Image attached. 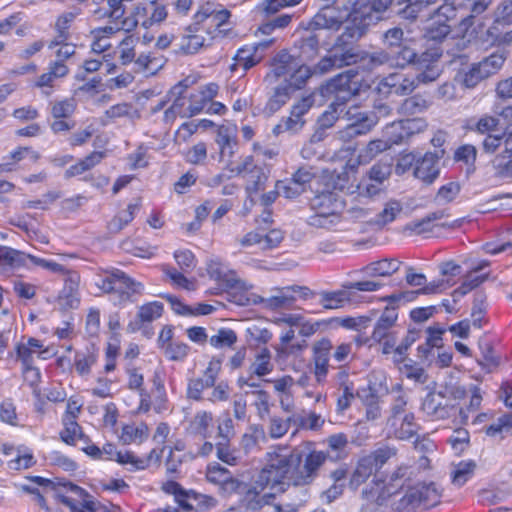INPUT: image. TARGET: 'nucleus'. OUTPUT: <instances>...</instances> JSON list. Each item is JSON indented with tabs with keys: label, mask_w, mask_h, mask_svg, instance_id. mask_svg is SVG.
Listing matches in <instances>:
<instances>
[{
	"label": "nucleus",
	"mask_w": 512,
	"mask_h": 512,
	"mask_svg": "<svg viewBox=\"0 0 512 512\" xmlns=\"http://www.w3.org/2000/svg\"><path fill=\"white\" fill-rule=\"evenodd\" d=\"M407 401L403 396H398L391 407V416L388 418V425L396 427L398 420L404 414H406Z\"/></svg>",
	"instance_id": "63"
},
{
	"label": "nucleus",
	"mask_w": 512,
	"mask_h": 512,
	"mask_svg": "<svg viewBox=\"0 0 512 512\" xmlns=\"http://www.w3.org/2000/svg\"><path fill=\"white\" fill-rule=\"evenodd\" d=\"M505 58L501 53H493L482 59L479 65L482 67V73L488 77L495 74L504 64Z\"/></svg>",
	"instance_id": "51"
},
{
	"label": "nucleus",
	"mask_w": 512,
	"mask_h": 512,
	"mask_svg": "<svg viewBox=\"0 0 512 512\" xmlns=\"http://www.w3.org/2000/svg\"><path fill=\"white\" fill-rule=\"evenodd\" d=\"M443 154V150H441L440 155L431 152L425 153L421 159L416 161L414 169L415 177L427 184H431L439 175L438 160Z\"/></svg>",
	"instance_id": "13"
},
{
	"label": "nucleus",
	"mask_w": 512,
	"mask_h": 512,
	"mask_svg": "<svg viewBox=\"0 0 512 512\" xmlns=\"http://www.w3.org/2000/svg\"><path fill=\"white\" fill-rule=\"evenodd\" d=\"M162 490L175 497V501L185 511L206 512L217 505V500L209 495L197 493L194 490H185L176 481H167Z\"/></svg>",
	"instance_id": "5"
},
{
	"label": "nucleus",
	"mask_w": 512,
	"mask_h": 512,
	"mask_svg": "<svg viewBox=\"0 0 512 512\" xmlns=\"http://www.w3.org/2000/svg\"><path fill=\"white\" fill-rule=\"evenodd\" d=\"M430 106V103L421 95L417 94L406 98L399 106V113L412 116L423 113Z\"/></svg>",
	"instance_id": "29"
},
{
	"label": "nucleus",
	"mask_w": 512,
	"mask_h": 512,
	"mask_svg": "<svg viewBox=\"0 0 512 512\" xmlns=\"http://www.w3.org/2000/svg\"><path fill=\"white\" fill-rule=\"evenodd\" d=\"M62 485L67 492L74 495H60L61 501L69 506L72 510H80L81 512H121L120 508L115 505H104L100 502L94 501L81 487L71 483L64 482L58 483Z\"/></svg>",
	"instance_id": "7"
},
{
	"label": "nucleus",
	"mask_w": 512,
	"mask_h": 512,
	"mask_svg": "<svg viewBox=\"0 0 512 512\" xmlns=\"http://www.w3.org/2000/svg\"><path fill=\"white\" fill-rule=\"evenodd\" d=\"M69 73V68L62 62H51L48 71L40 75L35 82L38 88H53L54 81L65 77Z\"/></svg>",
	"instance_id": "22"
},
{
	"label": "nucleus",
	"mask_w": 512,
	"mask_h": 512,
	"mask_svg": "<svg viewBox=\"0 0 512 512\" xmlns=\"http://www.w3.org/2000/svg\"><path fill=\"white\" fill-rule=\"evenodd\" d=\"M335 195L329 190L317 193L311 200L310 205L313 210L319 213L334 214Z\"/></svg>",
	"instance_id": "32"
},
{
	"label": "nucleus",
	"mask_w": 512,
	"mask_h": 512,
	"mask_svg": "<svg viewBox=\"0 0 512 512\" xmlns=\"http://www.w3.org/2000/svg\"><path fill=\"white\" fill-rule=\"evenodd\" d=\"M390 149L388 142L382 137L379 139H375L370 141L365 150L364 154H360L361 158H364L366 161L371 160L376 157L379 153Z\"/></svg>",
	"instance_id": "56"
},
{
	"label": "nucleus",
	"mask_w": 512,
	"mask_h": 512,
	"mask_svg": "<svg viewBox=\"0 0 512 512\" xmlns=\"http://www.w3.org/2000/svg\"><path fill=\"white\" fill-rule=\"evenodd\" d=\"M297 66L296 59L287 51H280L271 62V71L265 76V81L272 84L279 78L289 75Z\"/></svg>",
	"instance_id": "16"
},
{
	"label": "nucleus",
	"mask_w": 512,
	"mask_h": 512,
	"mask_svg": "<svg viewBox=\"0 0 512 512\" xmlns=\"http://www.w3.org/2000/svg\"><path fill=\"white\" fill-rule=\"evenodd\" d=\"M238 337L234 330L229 328H220L215 335L209 338L211 346L217 349L232 348L237 342Z\"/></svg>",
	"instance_id": "35"
},
{
	"label": "nucleus",
	"mask_w": 512,
	"mask_h": 512,
	"mask_svg": "<svg viewBox=\"0 0 512 512\" xmlns=\"http://www.w3.org/2000/svg\"><path fill=\"white\" fill-rule=\"evenodd\" d=\"M403 207L400 201L390 200L388 201L384 209L377 215L374 223L380 227H384L388 223L393 222L397 215L401 213Z\"/></svg>",
	"instance_id": "38"
},
{
	"label": "nucleus",
	"mask_w": 512,
	"mask_h": 512,
	"mask_svg": "<svg viewBox=\"0 0 512 512\" xmlns=\"http://www.w3.org/2000/svg\"><path fill=\"white\" fill-rule=\"evenodd\" d=\"M312 75L313 72L309 66L297 65L289 74V78L285 79L284 82L291 86L292 90L295 92L301 89Z\"/></svg>",
	"instance_id": "39"
},
{
	"label": "nucleus",
	"mask_w": 512,
	"mask_h": 512,
	"mask_svg": "<svg viewBox=\"0 0 512 512\" xmlns=\"http://www.w3.org/2000/svg\"><path fill=\"white\" fill-rule=\"evenodd\" d=\"M485 433L490 437L499 436L500 439L512 435V413L499 417L495 423L485 428Z\"/></svg>",
	"instance_id": "31"
},
{
	"label": "nucleus",
	"mask_w": 512,
	"mask_h": 512,
	"mask_svg": "<svg viewBox=\"0 0 512 512\" xmlns=\"http://www.w3.org/2000/svg\"><path fill=\"white\" fill-rule=\"evenodd\" d=\"M471 393L469 404L466 408H459L456 412L458 413V423L467 424L469 420V413L476 412L482 402L481 390L476 385H471L469 390Z\"/></svg>",
	"instance_id": "30"
},
{
	"label": "nucleus",
	"mask_w": 512,
	"mask_h": 512,
	"mask_svg": "<svg viewBox=\"0 0 512 512\" xmlns=\"http://www.w3.org/2000/svg\"><path fill=\"white\" fill-rule=\"evenodd\" d=\"M400 262L396 259H382L372 262L363 268V272L370 277H387L397 272L400 268Z\"/></svg>",
	"instance_id": "23"
},
{
	"label": "nucleus",
	"mask_w": 512,
	"mask_h": 512,
	"mask_svg": "<svg viewBox=\"0 0 512 512\" xmlns=\"http://www.w3.org/2000/svg\"><path fill=\"white\" fill-rule=\"evenodd\" d=\"M418 424L415 422L413 413H406L399 418L398 424L394 427V434L398 439L408 440L417 434Z\"/></svg>",
	"instance_id": "25"
},
{
	"label": "nucleus",
	"mask_w": 512,
	"mask_h": 512,
	"mask_svg": "<svg viewBox=\"0 0 512 512\" xmlns=\"http://www.w3.org/2000/svg\"><path fill=\"white\" fill-rule=\"evenodd\" d=\"M370 25L367 20L364 21V19L360 17V12L354 7L348 14L347 25L343 33L339 35L336 40L353 44V42L358 41L367 33Z\"/></svg>",
	"instance_id": "12"
},
{
	"label": "nucleus",
	"mask_w": 512,
	"mask_h": 512,
	"mask_svg": "<svg viewBox=\"0 0 512 512\" xmlns=\"http://www.w3.org/2000/svg\"><path fill=\"white\" fill-rule=\"evenodd\" d=\"M358 78L359 74L357 70H346L321 86V94L323 96L334 95L335 102L342 105L352 97L360 94L362 85Z\"/></svg>",
	"instance_id": "4"
},
{
	"label": "nucleus",
	"mask_w": 512,
	"mask_h": 512,
	"mask_svg": "<svg viewBox=\"0 0 512 512\" xmlns=\"http://www.w3.org/2000/svg\"><path fill=\"white\" fill-rule=\"evenodd\" d=\"M486 78H488V76L484 75L482 73V67L479 65V63H475L472 65V67L469 69V71L465 73L464 78H463V84L467 88H473L480 81H482Z\"/></svg>",
	"instance_id": "62"
},
{
	"label": "nucleus",
	"mask_w": 512,
	"mask_h": 512,
	"mask_svg": "<svg viewBox=\"0 0 512 512\" xmlns=\"http://www.w3.org/2000/svg\"><path fill=\"white\" fill-rule=\"evenodd\" d=\"M293 92L291 86L285 82L281 83L274 89L266 108L272 113L278 111L290 99Z\"/></svg>",
	"instance_id": "33"
},
{
	"label": "nucleus",
	"mask_w": 512,
	"mask_h": 512,
	"mask_svg": "<svg viewBox=\"0 0 512 512\" xmlns=\"http://www.w3.org/2000/svg\"><path fill=\"white\" fill-rule=\"evenodd\" d=\"M107 276L98 283L104 293H117L121 301H129L132 294H141L143 284L133 280L125 272L117 268L101 270Z\"/></svg>",
	"instance_id": "6"
},
{
	"label": "nucleus",
	"mask_w": 512,
	"mask_h": 512,
	"mask_svg": "<svg viewBox=\"0 0 512 512\" xmlns=\"http://www.w3.org/2000/svg\"><path fill=\"white\" fill-rule=\"evenodd\" d=\"M332 348V342L328 338H322L313 345L314 375L318 383H321L328 374L329 356Z\"/></svg>",
	"instance_id": "11"
},
{
	"label": "nucleus",
	"mask_w": 512,
	"mask_h": 512,
	"mask_svg": "<svg viewBox=\"0 0 512 512\" xmlns=\"http://www.w3.org/2000/svg\"><path fill=\"white\" fill-rule=\"evenodd\" d=\"M392 167L388 163H376L369 170V179L381 184L391 175Z\"/></svg>",
	"instance_id": "58"
},
{
	"label": "nucleus",
	"mask_w": 512,
	"mask_h": 512,
	"mask_svg": "<svg viewBox=\"0 0 512 512\" xmlns=\"http://www.w3.org/2000/svg\"><path fill=\"white\" fill-rule=\"evenodd\" d=\"M174 258L183 272H189L196 266L195 256L190 250L176 251Z\"/></svg>",
	"instance_id": "64"
},
{
	"label": "nucleus",
	"mask_w": 512,
	"mask_h": 512,
	"mask_svg": "<svg viewBox=\"0 0 512 512\" xmlns=\"http://www.w3.org/2000/svg\"><path fill=\"white\" fill-rule=\"evenodd\" d=\"M397 485L385 484L382 481L373 483L369 489L362 492L364 503L360 512H387L388 500L397 496L393 490Z\"/></svg>",
	"instance_id": "8"
},
{
	"label": "nucleus",
	"mask_w": 512,
	"mask_h": 512,
	"mask_svg": "<svg viewBox=\"0 0 512 512\" xmlns=\"http://www.w3.org/2000/svg\"><path fill=\"white\" fill-rule=\"evenodd\" d=\"M162 313L163 304L161 302L153 301L146 303L139 307L137 320L135 322H131L128 325V329L134 332L140 329L143 323H149L160 318Z\"/></svg>",
	"instance_id": "20"
},
{
	"label": "nucleus",
	"mask_w": 512,
	"mask_h": 512,
	"mask_svg": "<svg viewBox=\"0 0 512 512\" xmlns=\"http://www.w3.org/2000/svg\"><path fill=\"white\" fill-rule=\"evenodd\" d=\"M28 255L13 248L0 247V262L11 267L24 266Z\"/></svg>",
	"instance_id": "41"
},
{
	"label": "nucleus",
	"mask_w": 512,
	"mask_h": 512,
	"mask_svg": "<svg viewBox=\"0 0 512 512\" xmlns=\"http://www.w3.org/2000/svg\"><path fill=\"white\" fill-rule=\"evenodd\" d=\"M148 426L146 424H141L137 427L127 425L123 427L121 440L125 444H129L136 439H143L148 436Z\"/></svg>",
	"instance_id": "52"
},
{
	"label": "nucleus",
	"mask_w": 512,
	"mask_h": 512,
	"mask_svg": "<svg viewBox=\"0 0 512 512\" xmlns=\"http://www.w3.org/2000/svg\"><path fill=\"white\" fill-rule=\"evenodd\" d=\"M199 30L200 25H196V23L186 28L187 34L184 36V40L186 42L180 46L183 53L194 54L205 45V39L201 35L197 34Z\"/></svg>",
	"instance_id": "26"
},
{
	"label": "nucleus",
	"mask_w": 512,
	"mask_h": 512,
	"mask_svg": "<svg viewBox=\"0 0 512 512\" xmlns=\"http://www.w3.org/2000/svg\"><path fill=\"white\" fill-rule=\"evenodd\" d=\"M189 352V346L183 342L169 343L164 349L165 355L172 361L183 360Z\"/></svg>",
	"instance_id": "57"
},
{
	"label": "nucleus",
	"mask_w": 512,
	"mask_h": 512,
	"mask_svg": "<svg viewBox=\"0 0 512 512\" xmlns=\"http://www.w3.org/2000/svg\"><path fill=\"white\" fill-rule=\"evenodd\" d=\"M382 41L387 48V52L394 51L397 47L404 44V31L400 27H393L384 32Z\"/></svg>",
	"instance_id": "49"
},
{
	"label": "nucleus",
	"mask_w": 512,
	"mask_h": 512,
	"mask_svg": "<svg viewBox=\"0 0 512 512\" xmlns=\"http://www.w3.org/2000/svg\"><path fill=\"white\" fill-rule=\"evenodd\" d=\"M391 56V63L396 67L405 68L408 65H418L423 67L428 61V53L424 52L418 55L417 52L407 44H402L394 51L388 52Z\"/></svg>",
	"instance_id": "14"
},
{
	"label": "nucleus",
	"mask_w": 512,
	"mask_h": 512,
	"mask_svg": "<svg viewBox=\"0 0 512 512\" xmlns=\"http://www.w3.org/2000/svg\"><path fill=\"white\" fill-rule=\"evenodd\" d=\"M383 138L388 142L390 148L393 145L402 143L406 137L404 136L403 125L401 121L388 124L383 131Z\"/></svg>",
	"instance_id": "47"
},
{
	"label": "nucleus",
	"mask_w": 512,
	"mask_h": 512,
	"mask_svg": "<svg viewBox=\"0 0 512 512\" xmlns=\"http://www.w3.org/2000/svg\"><path fill=\"white\" fill-rule=\"evenodd\" d=\"M328 458L327 452L315 449L308 452L294 449L289 455L276 454L259 472L255 483L261 488L274 487L287 479L288 486L311 485Z\"/></svg>",
	"instance_id": "1"
},
{
	"label": "nucleus",
	"mask_w": 512,
	"mask_h": 512,
	"mask_svg": "<svg viewBox=\"0 0 512 512\" xmlns=\"http://www.w3.org/2000/svg\"><path fill=\"white\" fill-rule=\"evenodd\" d=\"M492 166L497 177L502 179L512 178V152H506L505 149L493 159Z\"/></svg>",
	"instance_id": "36"
},
{
	"label": "nucleus",
	"mask_w": 512,
	"mask_h": 512,
	"mask_svg": "<svg viewBox=\"0 0 512 512\" xmlns=\"http://www.w3.org/2000/svg\"><path fill=\"white\" fill-rule=\"evenodd\" d=\"M63 423L65 428L61 431L60 437L65 443L74 445L77 438L81 439L84 437L82 429L76 422V419L64 418Z\"/></svg>",
	"instance_id": "43"
},
{
	"label": "nucleus",
	"mask_w": 512,
	"mask_h": 512,
	"mask_svg": "<svg viewBox=\"0 0 512 512\" xmlns=\"http://www.w3.org/2000/svg\"><path fill=\"white\" fill-rule=\"evenodd\" d=\"M213 421L211 412L200 411L195 414L189 423L188 430L194 435H199L202 438H207L210 434L209 428Z\"/></svg>",
	"instance_id": "24"
},
{
	"label": "nucleus",
	"mask_w": 512,
	"mask_h": 512,
	"mask_svg": "<svg viewBox=\"0 0 512 512\" xmlns=\"http://www.w3.org/2000/svg\"><path fill=\"white\" fill-rule=\"evenodd\" d=\"M345 15L335 5L326 4L323 6L309 22V29L319 30H338L343 24Z\"/></svg>",
	"instance_id": "9"
},
{
	"label": "nucleus",
	"mask_w": 512,
	"mask_h": 512,
	"mask_svg": "<svg viewBox=\"0 0 512 512\" xmlns=\"http://www.w3.org/2000/svg\"><path fill=\"white\" fill-rule=\"evenodd\" d=\"M397 454V449L390 446H381L371 452L368 456L371 457V460L377 466V468H381L387 461Z\"/></svg>",
	"instance_id": "53"
},
{
	"label": "nucleus",
	"mask_w": 512,
	"mask_h": 512,
	"mask_svg": "<svg viewBox=\"0 0 512 512\" xmlns=\"http://www.w3.org/2000/svg\"><path fill=\"white\" fill-rule=\"evenodd\" d=\"M440 74L441 70L438 64L430 62L425 65L424 69L415 76V79L417 80L419 86L420 84H428L436 81Z\"/></svg>",
	"instance_id": "54"
},
{
	"label": "nucleus",
	"mask_w": 512,
	"mask_h": 512,
	"mask_svg": "<svg viewBox=\"0 0 512 512\" xmlns=\"http://www.w3.org/2000/svg\"><path fill=\"white\" fill-rule=\"evenodd\" d=\"M390 61L391 56L386 50H379L373 53H368L360 49L359 62L363 63L364 66L369 70H373L376 67L390 63Z\"/></svg>",
	"instance_id": "37"
},
{
	"label": "nucleus",
	"mask_w": 512,
	"mask_h": 512,
	"mask_svg": "<svg viewBox=\"0 0 512 512\" xmlns=\"http://www.w3.org/2000/svg\"><path fill=\"white\" fill-rule=\"evenodd\" d=\"M76 110L74 98H67L61 101L51 102V114L54 119H65L73 115Z\"/></svg>",
	"instance_id": "42"
},
{
	"label": "nucleus",
	"mask_w": 512,
	"mask_h": 512,
	"mask_svg": "<svg viewBox=\"0 0 512 512\" xmlns=\"http://www.w3.org/2000/svg\"><path fill=\"white\" fill-rule=\"evenodd\" d=\"M304 291L303 295L306 296L309 291L306 287H287L278 290V294L269 298H260V303L268 309L290 308L296 301L294 293L296 291Z\"/></svg>",
	"instance_id": "18"
},
{
	"label": "nucleus",
	"mask_w": 512,
	"mask_h": 512,
	"mask_svg": "<svg viewBox=\"0 0 512 512\" xmlns=\"http://www.w3.org/2000/svg\"><path fill=\"white\" fill-rule=\"evenodd\" d=\"M480 348L482 350V357L478 359V363L488 371H491V368L496 367L498 365V360L494 356V350L490 343L485 342L480 344Z\"/></svg>",
	"instance_id": "59"
},
{
	"label": "nucleus",
	"mask_w": 512,
	"mask_h": 512,
	"mask_svg": "<svg viewBox=\"0 0 512 512\" xmlns=\"http://www.w3.org/2000/svg\"><path fill=\"white\" fill-rule=\"evenodd\" d=\"M35 464L33 454L26 447L20 446L17 448V456L15 459L9 461L8 466L13 470L28 469Z\"/></svg>",
	"instance_id": "46"
},
{
	"label": "nucleus",
	"mask_w": 512,
	"mask_h": 512,
	"mask_svg": "<svg viewBox=\"0 0 512 512\" xmlns=\"http://www.w3.org/2000/svg\"><path fill=\"white\" fill-rule=\"evenodd\" d=\"M348 119L352 120V125L359 130L361 135H365L372 130L377 123V117L373 113H356L347 112Z\"/></svg>",
	"instance_id": "34"
},
{
	"label": "nucleus",
	"mask_w": 512,
	"mask_h": 512,
	"mask_svg": "<svg viewBox=\"0 0 512 512\" xmlns=\"http://www.w3.org/2000/svg\"><path fill=\"white\" fill-rule=\"evenodd\" d=\"M206 478L209 482L214 484H224L230 482L231 484L237 483L236 480L232 479L230 472L225 467L219 464L208 466Z\"/></svg>",
	"instance_id": "45"
},
{
	"label": "nucleus",
	"mask_w": 512,
	"mask_h": 512,
	"mask_svg": "<svg viewBox=\"0 0 512 512\" xmlns=\"http://www.w3.org/2000/svg\"><path fill=\"white\" fill-rule=\"evenodd\" d=\"M246 178V191L249 194L257 193L260 190H263L265 187V183L268 179V176L261 168L260 170L252 171V174H249Z\"/></svg>",
	"instance_id": "50"
},
{
	"label": "nucleus",
	"mask_w": 512,
	"mask_h": 512,
	"mask_svg": "<svg viewBox=\"0 0 512 512\" xmlns=\"http://www.w3.org/2000/svg\"><path fill=\"white\" fill-rule=\"evenodd\" d=\"M338 69L359 63L360 48L356 45L335 40L329 50Z\"/></svg>",
	"instance_id": "15"
},
{
	"label": "nucleus",
	"mask_w": 512,
	"mask_h": 512,
	"mask_svg": "<svg viewBox=\"0 0 512 512\" xmlns=\"http://www.w3.org/2000/svg\"><path fill=\"white\" fill-rule=\"evenodd\" d=\"M348 300L345 291L323 292L320 303L325 309H338Z\"/></svg>",
	"instance_id": "48"
},
{
	"label": "nucleus",
	"mask_w": 512,
	"mask_h": 512,
	"mask_svg": "<svg viewBox=\"0 0 512 512\" xmlns=\"http://www.w3.org/2000/svg\"><path fill=\"white\" fill-rule=\"evenodd\" d=\"M307 485H293L288 486L287 496H294L295 501H289L286 498H282L278 504L274 505L276 512H297L301 507L305 505L309 498L308 489L305 488Z\"/></svg>",
	"instance_id": "17"
},
{
	"label": "nucleus",
	"mask_w": 512,
	"mask_h": 512,
	"mask_svg": "<svg viewBox=\"0 0 512 512\" xmlns=\"http://www.w3.org/2000/svg\"><path fill=\"white\" fill-rule=\"evenodd\" d=\"M397 318L398 314L395 308H385L375 324L372 339L382 342L384 338L388 337L391 334L389 331L395 325Z\"/></svg>",
	"instance_id": "21"
},
{
	"label": "nucleus",
	"mask_w": 512,
	"mask_h": 512,
	"mask_svg": "<svg viewBox=\"0 0 512 512\" xmlns=\"http://www.w3.org/2000/svg\"><path fill=\"white\" fill-rule=\"evenodd\" d=\"M230 17L231 13L229 10L219 9V12L210 16L201 25L209 34H212V38L218 35L224 36V30L221 27L228 22Z\"/></svg>",
	"instance_id": "27"
},
{
	"label": "nucleus",
	"mask_w": 512,
	"mask_h": 512,
	"mask_svg": "<svg viewBox=\"0 0 512 512\" xmlns=\"http://www.w3.org/2000/svg\"><path fill=\"white\" fill-rule=\"evenodd\" d=\"M163 272L173 281L174 284L189 291L195 289L194 283L187 279L183 273L178 272L175 268L164 266Z\"/></svg>",
	"instance_id": "60"
},
{
	"label": "nucleus",
	"mask_w": 512,
	"mask_h": 512,
	"mask_svg": "<svg viewBox=\"0 0 512 512\" xmlns=\"http://www.w3.org/2000/svg\"><path fill=\"white\" fill-rule=\"evenodd\" d=\"M421 337V330L409 329L406 337L402 343L395 348V353L399 355V359L396 361L403 362L405 360L406 351L409 347L415 343Z\"/></svg>",
	"instance_id": "55"
},
{
	"label": "nucleus",
	"mask_w": 512,
	"mask_h": 512,
	"mask_svg": "<svg viewBox=\"0 0 512 512\" xmlns=\"http://www.w3.org/2000/svg\"><path fill=\"white\" fill-rule=\"evenodd\" d=\"M385 84L393 89L396 95L400 96L409 95L418 87L415 77H397L396 75L387 77Z\"/></svg>",
	"instance_id": "28"
},
{
	"label": "nucleus",
	"mask_w": 512,
	"mask_h": 512,
	"mask_svg": "<svg viewBox=\"0 0 512 512\" xmlns=\"http://www.w3.org/2000/svg\"><path fill=\"white\" fill-rule=\"evenodd\" d=\"M476 463L472 460L462 461L452 472V483L458 487L464 485L474 474Z\"/></svg>",
	"instance_id": "40"
},
{
	"label": "nucleus",
	"mask_w": 512,
	"mask_h": 512,
	"mask_svg": "<svg viewBox=\"0 0 512 512\" xmlns=\"http://www.w3.org/2000/svg\"><path fill=\"white\" fill-rule=\"evenodd\" d=\"M271 353L267 348H263L256 356L252 364L253 373L259 377L269 374L273 370V365L270 361Z\"/></svg>",
	"instance_id": "44"
},
{
	"label": "nucleus",
	"mask_w": 512,
	"mask_h": 512,
	"mask_svg": "<svg viewBox=\"0 0 512 512\" xmlns=\"http://www.w3.org/2000/svg\"><path fill=\"white\" fill-rule=\"evenodd\" d=\"M63 275L65 276L64 287L61 291L60 298L65 300L66 306L76 308L80 301L78 297L80 275L72 270H67Z\"/></svg>",
	"instance_id": "19"
},
{
	"label": "nucleus",
	"mask_w": 512,
	"mask_h": 512,
	"mask_svg": "<svg viewBox=\"0 0 512 512\" xmlns=\"http://www.w3.org/2000/svg\"><path fill=\"white\" fill-rule=\"evenodd\" d=\"M422 410L434 419H447L456 417L457 408L444 402V395L439 393L430 392L426 395L422 402Z\"/></svg>",
	"instance_id": "10"
},
{
	"label": "nucleus",
	"mask_w": 512,
	"mask_h": 512,
	"mask_svg": "<svg viewBox=\"0 0 512 512\" xmlns=\"http://www.w3.org/2000/svg\"><path fill=\"white\" fill-rule=\"evenodd\" d=\"M290 418L286 420L279 417H272L270 419L269 435L272 438H280L284 436L290 428Z\"/></svg>",
	"instance_id": "61"
},
{
	"label": "nucleus",
	"mask_w": 512,
	"mask_h": 512,
	"mask_svg": "<svg viewBox=\"0 0 512 512\" xmlns=\"http://www.w3.org/2000/svg\"><path fill=\"white\" fill-rule=\"evenodd\" d=\"M400 471L401 469H399L397 473H394L388 483L398 485L396 488L392 489V491H397V496L388 500V506L390 505L395 512H415L416 508L420 505L429 508L439 502L441 490L435 482L418 483L403 491L401 478L404 474L400 476Z\"/></svg>",
	"instance_id": "2"
},
{
	"label": "nucleus",
	"mask_w": 512,
	"mask_h": 512,
	"mask_svg": "<svg viewBox=\"0 0 512 512\" xmlns=\"http://www.w3.org/2000/svg\"><path fill=\"white\" fill-rule=\"evenodd\" d=\"M439 2L441 0H372L355 8L360 12V17L371 25L382 20V14L390 7L394 8L395 14L401 19L415 22L423 9Z\"/></svg>",
	"instance_id": "3"
}]
</instances>
